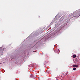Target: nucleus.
I'll list each match as a JSON object with an SVG mask.
<instances>
[{"label":"nucleus","mask_w":80,"mask_h":80,"mask_svg":"<svg viewBox=\"0 0 80 80\" xmlns=\"http://www.w3.org/2000/svg\"><path fill=\"white\" fill-rule=\"evenodd\" d=\"M53 22H52L51 23V24H50V25H53Z\"/></svg>","instance_id":"obj_5"},{"label":"nucleus","mask_w":80,"mask_h":80,"mask_svg":"<svg viewBox=\"0 0 80 80\" xmlns=\"http://www.w3.org/2000/svg\"><path fill=\"white\" fill-rule=\"evenodd\" d=\"M76 69H77V68H73V70H76Z\"/></svg>","instance_id":"obj_6"},{"label":"nucleus","mask_w":80,"mask_h":80,"mask_svg":"<svg viewBox=\"0 0 80 80\" xmlns=\"http://www.w3.org/2000/svg\"><path fill=\"white\" fill-rule=\"evenodd\" d=\"M79 66L78 65H73V68H75V67L76 68H77Z\"/></svg>","instance_id":"obj_1"},{"label":"nucleus","mask_w":80,"mask_h":80,"mask_svg":"<svg viewBox=\"0 0 80 80\" xmlns=\"http://www.w3.org/2000/svg\"><path fill=\"white\" fill-rule=\"evenodd\" d=\"M77 15H79V16H80V10H79L78 11V12H77Z\"/></svg>","instance_id":"obj_2"},{"label":"nucleus","mask_w":80,"mask_h":80,"mask_svg":"<svg viewBox=\"0 0 80 80\" xmlns=\"http://www.w3.org/2000/svg\"><path fill=\"white\" fill-rule=\"evenodd\" d=\"M74 14H72V15H71L70 16L71 17H72V18H73V17H76V16H74V15H73Z\"/></svg>","instance_id":"obj_3"},{"label":"nucleus","mask_w":80,"mask_h":80,"mask_svg":"<svg viewBox=\"0 0 80 80\" xmlns=\"http://www.w3.org/2000/svg\"><path fill=\"white\" fill-rule=\"evenodd\" d=\"M72 57H73V58H75L76 57V55H75V54L73 55Z\"/></svg>","instance_id":"obj_4"}]
</instances>
